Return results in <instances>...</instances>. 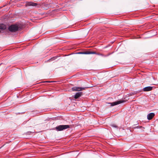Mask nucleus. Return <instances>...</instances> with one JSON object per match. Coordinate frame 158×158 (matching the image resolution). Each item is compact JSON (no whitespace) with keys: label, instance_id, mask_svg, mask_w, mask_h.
<instances>
[{"label":"nucleus","instance_id":"f257e3e1","mask_svg":"<svg viewBox=\"0 0 158 158\" xmlns=\"http://www.w3.org/2000/svg\"><path fill=\"white\" fill-rule=\"evenodd\" d=\"M21 29L20 27L17 24L11 25L8 27L9 30L12 32H15Z\"/></svg>","mask_w":158,"mask_h":158},{"label":"nucleus","instance_id":"f03ea898","mask_svg":"<svg viewBox=\"0 0 158 158\" xmlns=\"http://www.w3.org/2000/svg\"><path fill=\"white\" fill-rule=\"evenodd\" d=\"M69 127L70 126L69 125H60L56 127L55 128L56 131H60L69 128Z\"/></svg>","mask_w":158,"mask_h":158},{"label":"nucleus","instance_id":"7ed1b4c3","mask_svg":"<svg viewBox=\"0 0 158 158\" xmlns=\"http://www.w3.org/2000/svg\"><path fill=\"white\" fill-rule=\"evenodd\" d=\"M78 54H97L99 55L102 56H104V55L100 53H97L95 52H89V51H85L83 52H80L77 53Z\"/></svg>","mask_w":158,"mask_h":158},{"label":"nucleus","instance_id":"20e7f679","mask_svg":"<svg viewBox=\"0 0 158 158\" xmlns=\"http://www.w3.org/2000/svg\"><path fill=\"white\" fill-rule=\"evenodd\" d=\"M86 87H74L72 88V90L73 91H81L84 90L86 88Z\"/></svg>","mask_w":158,"mask_h":158},{"label":"nucleus","instance_id":"39448f33","mask_svg":"<svg viewBox=\"0 0 158 158\" xmlns=\"http://www.w3.org/2000/svg\"><path fill=\"white\" fill-rule=\"evenodd\" d=\"M124 102V101L123 100H119L118 101H117L115 102H113L112 103H110L109 104H111V106H113L119 104L123 102Z\"/></svg>","mask_w":158,"mask_h":158},{"label":"nucleus","instance_id":"423d86ee","mask_svg":"<svg viewBox=\"0 0 158 158\" xmlns=\"http://www.w3.org/2000/svg\"><path fill=\"white\" fill-rule=\"evenodd\" d=\"M37 4L33 2H26L25 5L26 6H36Z\"/></svg>","mask_w":158,"mask_h":158},{"label":"nucleus","instance_id":"0eeeda50","mask_svg":"<svg viewBox=\"0 0 158 158\" xmlns=\"http://www.w3.org/2000/svg\"><path fill=\"white\" fill-rule=\"evenodd\" d=\"M155 114L153 113H151L148 114L147 115V118L149 120L152 119L155 116Z\"/></svg>","mask_w":158,"mask_h":158},{"label":"nucleus","instance_id":"6e6552de","mask_svg":"<svg viewBox=\"0 0 158 158\" xmlns=\"http://www.w3.org/2000/svg\"><path fill=\"white\" fill-rule=\"evenodd\" d=\"M152 87L148 86L144 87V88H143V90L144 91H149L152 90Z\"/></svg>","mask_w":158,"mask_h":158},{"label":"nucleus","instance_id":"1a4fd4ad","mask_svg":"<svg viewBox=\"0 0 158 158\" xmlns=\"http://www.w3.org/2000/svg\"><path fill=\"white\" fill-rule=\"evenodd\" d=\"M82 93L81 92H78L76 93L74 96V98L75 99H77L81 97L82 95Z\"/></svg>","mask_w":158,"mask_h":158},{"label":"nucleus","instance_id":"9d476101","mask_svg":"<svg viewBox=\"0 0 158 158\" xmlns=\"http://www.w3.org/2000/svg\"><path fill=\"white\" fill-rule=\"evenodd\" d=\"M6 28V25L3 24H0V29L5 30Z\"/></svg>","mask_w":158,"mask_h":158},{"label":"nucleus","instance_id":"9b49d317","mask_svg":"<svg viewBox=\"0 0 158 158\" xmlns=\"http://www.w3.org/2000/svg\"><path fill=\"white\" fill-rule=\"evenodd\" d=\"M111 126L112 127H115V128H118V126L115 124H112L111 125Z\"/></svg>","mask_w":158,"mask_h":158},{"label":"nucleus","instance_id":"f8f14e48","mask_svg":"<svg viewBox=\"0 0 158 158\" xmlns=\"http://www.w3.org/2000/svg\"><path fill=\"white\" fill-rule=\"evenodd\" d=\"M142 127L141 126H138L137 127H134L135 128H141Z\"/></svg>","mask_w":158,"mask_h":158},{"label":"nucleus","instance_id":"ddd939ff","mask_svg":"<svg viewBox=\"0 0 158 158\" xmlns=\"http://www.w3.org/2000/svg\"><path fill=\"white\" fill-rule=\"evenodd\" d=\"M44 5V4H42L41 5L40 4V6H41V8L42 7L44 8V7L43 6Z\"/></svg>","mask_w":158,"mask_h":158},{"label":"nucleus","instance_id":"4468645a","mask_svg":"<svg viewBox=\"0 0 158 158\" xmlns=\"http://www.w3.org/2000/svg\"><path fill=\"white\" fill-rule=\"evenodd\" d=\"M46 82H47V81H46ZM42 82H42V81H40V83H42Z\"/></svg>","mask_w":158,"mask_h":158},{"label":"nucleus","instance_id":"2eb2a0df","mask_svg":"<svg viewBox=\"0 0 158 158\" xmlns=\"http://www.w3.org/2000/svg\"><path fill=\"white\" fill-rule=\"evenodd\" d=\"M40 92H42V93L44 92H43V91H40Z\"/></svg>","mask_w":158,"mask_h":158},{"label":"nucleus","instance_id":"dca6fc26","mask_svg":"<svg viewBox=\"0 0 158 158\" xmlns=\"http://www.w3.org/2000/svg\"><path fill=\"white\" fill-rule=\"evenodd\" d=\"M52 59H52H50V60H51Z\"/></svg>","mask_w":158,"mask_h":158},{"label":"nucleus","instance_id":"f3484780","mask_svg":"<svg viewBox=\"0 0 158 158\" xmlns=\"http://www.w3.org/2000/svg\"><path fill=\"white\" fill-rule=\"evenodd\" d=\"M1 64H0V65Z\"/></svg>","mask_w":158,"mask_h":158}]
</instances>
